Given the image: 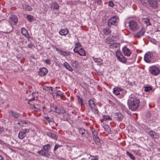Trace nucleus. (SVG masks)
<instances>
[{
  "mask_svg": "<svg viewBox=\"0 0 160 160\" xmlns=\"http://www.w3.org/2000/svg\"><path fill=\"white\" fill-rule=\"evenodd\" d=\"M62 146V145H59V144H56L55 146L54 149V150L55 151L58 148H60Z\"/></svg>",
  "mask_w": 160,
  "mask_h": 160,
  "instance_id": "nucleus-50",
  "label": "nucleus"
},
{
  "mask_svg": "<svg viewBox=\"0 0 160 160\" xmlns=\"http://www.w3.org/2000/svg\"><path fill=\"white\" fill-rule=\"evenodd\" d=\"M73 51L75 52L78 53L81 56H85L86 55L85 51L82 48H79L78 47L76 46L75 47Z\"/></svg>",
  "mask_w": 160,
  "mask_h": 160,
  "instance_id": "nucleus-2",
  "label": "nucleus"
},
{
  "mask_svg": "<svg viewBox=\"0 0 160 160\" xmlns=\"http://www.w3.org/2000/svg\"><path fill=\"white\" fill-rule=\"evenodd\" d=\"M21 32L22 35L27 37L28 32L27 30L25 28H23L22 29Z\"/></svg>",
  "mask_w": 160,
  "mask_h": 160,
  "instance_id": "nucleus-32",
  "label": "nucleus"
},
{
  "mask_svg": "<svg viewBox=\"0 0 160 160\" xmlns=\"http://www.w3.org/2000/svg\"><path fill=\"white\" fill-rule=\"evenodd\" d=\"M92 59L96 62H100L102 61V59L100 58H95L94 57H92Z\"/></svg>",
  "mask_w": 160,
  "mask_h": 160,
  "instance_id": "nucleus-38",
  "label": "nucleus"
},
{
  "mask_svg": "<svg viewBox=\"0 0 160 160\" xmlns=\"http://www.w3.org/2000/svg\"><path fill=\"white\" fill-rule=\"evenodd\" d=\"M78 98L79 102H80L81 104H82L83 102V100L79 96H78Z\"/></svg>",
  "mask_w": 160,
  "mask_h": 160,
  "instance_id": "nucleus-51",
  "label": "nucleus"
},
{
  "mask_svg": "<svg viewBox=\"0 0 160 160\" xmlns=\"http://www.w3.org/2000/svg\"><path fill=\"white\" fill-rule=\"evenodd\" d=\"M25 9L28 11H31L32 10V8L30 6L28 5L25 6Z\"/></svg>",
  "mask_w": 160,
  "mask_h": 160,
  "instance_id": "nucleus-43",
  "label": "nucleus"
},
{
  "mask_svg": "<svg viewBox=\"0 0 160 160\" xmlns=\"http://www.w3.org/2000/svg\"><path fill=\"white\" fill-rule=\"evenodd\" d=\"M63 65L64 67L70 71H72L73 69L70 66L69 64L67 62H65L63 63Z\"/></svg>",
  "mask_w": 160,
  "mask_h": 160,
  "instance_id": "nucleus-21",
  "label": "nucleus"
},
{
  "mask_svg": "<svg viewBox=\"0 0 160 160\" xmlns=\"http://www.w3.org/2000/svg\"><path fill=\"white\" fill-rule=\"evenodd\" d=\"M93 139L95 143L98 145H99L100 143L99 142L100 140L99 137L98 136L93 138Z\"/></svg>",
  "mask_w": 160,
  "mask_h": 160,
  "instance_id": "nucleus-36",
  "label": "nucleus"
},
{
  "mask_svg": "<svg viewBox=\"0 0 160 160\" xmlns=\"http://www.w3.org/2000/svg\"><path fill=\"white\" fill-rule=\"evenodd\" d=\"M51 147L52 146L50 144H48L43 146V149L48 151L50 149Z\"/></svg>",
  "mask_w": 160,
  "mask_h": 160,
  "instance_id": "nucleus-31",
  "label": "nucleus"
},
{
  "mask_svg": "<svg viewBox=\"0 0 160 160\" xmlns=\"http://www.w3.org/2000/svg\"><path fill=\"white\" fill-rule=\"evenodd\" d=\"M96 1L98 4H100L102 2L101 0H96Z\"/></svg>",
  "mask_w": 160,
  "mask_h": 160,
  "instance_id": "nucleus-56",
  "label": "nucleus"
},
{
  "mask_svg": "<svg viewBox=\"0 0 160 160\" xmlns=\"http://www.w3.org/2000/svg\"><path fill=\"white\" fill-rule=\"evenodd\" d=\"M139 100L135 98L129 97L128 104L129 109L132 111L136 110L138 107Z\"/></svg>",
  "mask_w": 160,
  "mask_h": 160,
  "instance_id": "nucleus-1",
  "label": "nucleus"
},
{
  "mask_svg": "<svg viewBox=\"0 0 160 160\" xmlns=\"http://www.w3.org/2000/svg\"><path fill=\"white\" fill-rule=\"evenodd\" d=\"M144 90L146 92H148L150 90H151L152 89V87L149 86L145 87H144Z\"/></svg>",
  "mask_w": 160,
  "mask_h": 160,
  "instance_id": "nucleus-45",
  "label": "nucleus"
},
{
  "mask_svg": "<svg viewBox=\"0 0 160 160\" xmlns=\"http://www.w3.org/2000/svg\"><path fill=\"white\" fill-rule=\"evenodd\" d=\"M71 65L72 67L77 68L78 67V64L77 62L75 60H72L71 61Z\"/></svg>",
  "mask_w": 160,
  "mask_h": 160,
  "instance_id": "nucleus-33",
  "label": "nucleus"
},
{
  "mask_svg": "<svg viewBox=\"0 0 160 160\" xmlns=\"http://www.w3.org/2000/svg\"><path fill=\"white\" fill-rule=\"evenodd\" d=\"M126 154L128 156H129L133 160H134L135 159L134 157L128 151H127L126 152Z\"/></svg>",
  "mask_w": 160,
  "mask_h": 160,
  "instance_id": "nucleus-39",
  "label": "nucleus"
},
{
  "mask_svg": "<svg viewBox=\"0 0 160 160\" xmlns=\"http://www.w3.org/2000/svg\"><path fill=\"white\" fill-rule=\"evenodd\" d=\"M79 133L83 137H88L89 136V134L88 131L84 129H82L81 128H79L78 129Z\"/></svg>",
  "mask_w": 160,
  "mask_h": 160,
  "instance_id": "nucleus-10",
  "label": "nucleus"
},
{
  "mask_svg": "<svg viewBox=\"0 0 160 160\" xmlns=\"http://www.w3.org/2000/svg\"><path fill=\"white\" fill-rule=\"evenodd\" d=\"M117 59L120 62L124 63H125L127 62V60L126 58H124L123 56V57H121L118 58Z\"/></svg>",
  "mask_w": 160,
  "mask_h": 160,
  "instance_id": "nucleus-29",
  "label": "nucleus"
},
{
  "mask_svg": "<svg viewBox=\"0 0 160 160\" xmlns=\"http://www.w3.org/2000/svg\"><path fill=\"white\" fill-rule=\"evenodd\" d=\"M116 56L117 58L121 57H123V55H122V52L120 50H117L115 52Z\"/></svg>",
  "mask_w": 160,
  "mask_h": 160,
  "instance_id": "nucleus-27",
  "label": "nucleus"
},
{
  "mask_svg": "<svg viewBox=\"0 0 160 160\" xmlns=\"http://www.w3.org/2000/svg\"><path fill=\"white\" fill-rule=\"evenodd\" d=\"M38 153L42 156H44L47 157H48L50 156V154L49 153L48 151H46L43 149L38 151Z\"/></svg>",
  "mask_w": 160,
  "mask_h": 160,
  "instance_id": "nucleus-13",
  "label": "nucleus"
},
{
  "mask_svg": "<svg viewBox=\"0 0 160 160\" xmlns=\"http://www.w3.org/2000/svg\"><path fill=\"white\" fill-rule=\"evenodd\" d=\"M45 118L49 122H54V121H52V119H50V118L49 117H45Z\"/></svg>",
  "mask_w": 160,
  "mask_h": 160,
  "instance_id": "nucleus-48",
  "label": "nucleus"
},
{
  "mask_svg": "<svg viewBox=\"0 0 160 160\" xmlns=\"http://www.w3.org/2000/svg\"><path fill=\"white\" fill-rule=\"evenodd\" d=\"M149 135L151 137L157 138H158V136L154 131H151L148 133Z\"/></svg>",
  "mask_w": 160,
  "mask_h": 160,
  "instance_id": "nucleus-23",
  "label": "nucleus"
},
{
  "mask_svg": "<svg viewBox=\"0 0 160 160\" xmlns=\"http://www.w3.org/2000/svg\"><path fill=\"white\" fill-rule=\"evenodd\" d=\"M136 154H138V151L135 150L133 151Z\"/></svg>",
  "mask_w": 160,
  "mask_h": 160,
  "instance_id": "nucleus-60",
  "label": "nucleus"
},
{
  "mask_svg": "<svg viewBox=\"0 0 160 160\" xmlns=\"http://www.w3.org/2000/svg\"><path fill=\"white\" fill-rule=\"evenodd\" d=\"M0 160H3V158L2 156L0 155Z\"/></svg>",
  "mask_w": 160,
  "mask_h": 160,
  "instance_id": "nucleus-61",
  "label": "nucleus"
},
{
  "mask_svg": "<svg viewBox=\"0 0 160 160\" xmlns=\"http://www.w3.org/2000/svg\"><path fill=\"white\" fill-rule=\"evenodd\" d=\"M4 131V129L2 128H0V133H1Z\"/></svg>",
  "mask_w": 160,
  "mask_h": 160,
  "instance_id": "nucleus-59",
  "label": "nucleus"
},
{
  "mask_svg": "<svg viewBox=\"0 0 160 160\" xmlns=\"http://www.w3.org/2000/svg\"><path fill=\"white\" fill-rule=\"evenodd\" d=\"M47 135L52 139L56 140L57 138V137L56 135L51 132H48Z\"/></svg>",
  "mask_w": 160,
  "mask_h": 160,
  "instance_id": "nucleus-24",
  "label": "nucleus"
},
{
  "mask_svg": "<svg viewBox=\"0 0 160 160\" xmlns=\"http://www.w3.org/2000/svg\"><path fill=\"white\" fill-rule=\"evenodd\" d=\"M69 32V31L67 29L61 30L59 32V33L62 36H66Z\"/></svg>",
  "mask_w": 160,
  "mask_h": 160,
  "instance_id": "nucleus-19",
  "label": "nucleus"
},
{
  "mask_svg": "<svg viewBox=\"0 0 160 160\" xmlns=\"http://www.w3.org/2000/svg\"><path fill=\"white\" fill-rule=\"evenodd\" d=\"M120 89L118 87H115L113 89V92L116 95H118L120 94L119 91H121Z\"/></svg>",
  "mask_w": 160,
  "mask_h": 160,
  "instance_id": "nucleus-25",
  "label": "nucleus"
},
{
  "mask_svg": "<svg viewBox=\"0 0 160 160\" xmlns=\"http://www.w3.org/2000/svg\"><path fill=\"white\" fill-rule=\"evenodd\" d=\"M58 125L57 124H56V126H57Z\"/></svg>",
  "mask_w": 160,
  "mask_h": 160,
  "instance_id": "nucleus-63",
  "label": "nucleus"
},
{
  "mask_svg": "<svg viewBox=\"0 0 160 160\" xmlns=\"http://www.w3.org/2000/svg\"><path fill=\"white\" fill-rule=\"evenodd\" d=\"M144 60L146 62H150L152 60L151 54L149 52L146 53L144 56Z\"/></svg>",
  "mask_w": 160,
  "mask_h": 160,
  "instance_id": "nucleus-14",
  "label": "nucleus"
},
{
  "mask_svg": "<svg viewBox=\"0 0 160 160\" xmlns=\"http://www.w3.org/2000/svg\"><path fill=\"white\" fill-rule=\"evenodd\" d=\"M113 116H114L115 118L118 121H121L123 119V115L120 113H115Z\"/></svg>",
  "mask_w": 160,
  "mask_h": 160,
  "instance_id": "nucleus-11",
  "label": "nucleus"
},
{
  "mask_svg": "<svg viewBox=\"0 0 160 160\" xmlns=\"http://www.w3.org/2000/svg\"><path fill=\"white\" fill-rule=\"evenodd\" d=\"M57 96H59L62 97L63 96V93L60 91H56L55 93Z\"/></svg>",
  "mask_w": 160,
  "mask_h": 160,
  "instance_id": "nucleus-40",
  "label": "nucleus"
},
{
  "mask_svg": "<svg viewBox=\"0 0 160 160\" xmlns=\"http://www.w3.org/2000/svg\"><path fill=\"white\" fill-rule=\"evenodd\" d=\"M159 2H160V0H158Z\"/></svg>",
  "mask_w": 160,
  "mask_h": 160,
  "instance_id": "nucleus-64",
  "label": "nucleus"
},
{
  "mask_svg": "<svg viewBox=\"0 0 160 160\" xmlns=\"http://www.w3.org/2000/svg\"><path fill=\"white\" fill-rule=\"evenodd\" d=\"M75 45L78 46L80 47V48L82 47V45L79 42H77L76 43Z\"/></svg>",
  "mask_w": 160,
  "mask_h": 160,
  "instance_id": "nucleus-54",
  "label": "nucleus"
},
{
  "mask_svg": "<svg viewBox=\"0 0 160 160\" xmlns=\"http://www.w3.org/2000/svg\"><path fill=\"white\" fill-rule=\"evenodd\" d=\"M9 115L15 119L18 118L21 116L20 113H18L13 111H10L8 112Z\"/></svg>",
  "mask_w": 160,
  "mask_h": 160,
  "instance_id": "nucleus-9",
  "label": "nucleus"
},
{
  "mask_svg": "<svg viewBox=\"0 0 160 160\" xmlns=\"http://www.w3.org/2000/svg\"><path fill=\"white\" fill-rule=\"evenodd\" d=\"M98 158L97 156L95 157H93V158H92L91 160H98Z\"/></svg>",
  "mask_w": 160,
  "mask_h": 160,
  "instance_id": "nucleus-55",
  "label": "nucleus"
},
{
  "mask_svg": "<svg viewBox=\"0 0 160 160\" xmlns=\"http://www.w3.org/2000/svg\"><path fill=\"white\" fill-rule=\"evenodd\" d=\"M10 19L11 24L14 25H16L18 20L17 17L16 16L12 15L10 18Z\"/></svg>",
  "mask_w": 160,
  "mask_h": 160,
  "instance_id": "nucleus-15",
  "label": "nucleus"
},
{
  "mask_svg": "<svg viewBox=\"0 0 160 160\" xmlns=\"http://www.w3.org/2000/svg\"><path fill=\"white\" fill-rule=\"evenodd\" d=\"M97 134V132H96L95 130L94 131H92V136L93 138L98 137Z\"/></svg>",
  "mask_w": 160,
  "mask_h": 160,
  "instance_id": "nucleus-46",
  "label": "nucleus"
},
{
  "mask_svg": "<svg viewBox=\"0 0 160 160\" xmlns=\"http://www.w3.org/2000/svg\"><path fill=\"white\" fill-rule=\"evenodd\" d=\"M147 3L149 4L153 8H156L158 6L156 0H147Z\"/></svg>",
  "mask_w": 160,
  "mask_h": 160,
  "instance_id": "nucleus-8",
  "label": "nucleus"
},
{
  "mask_svg": "<svg viewBox=\"0 0 160 160\" xmlns=\"http://www.w3.org/2000/svg\"><path fill=\"white\" fill-rule=\"evenodd\" d=\"M108 5L109 6L111 7H113L114 6V3L112 1H110L109 2Z\"/></svg>",
  "mask_w": 160,
  "mask_h": 160,
  "instance_id": "nucleus-52",
  "label": "nucleus"
},
{
  "mask_svg": "<svg viewBox=\"0 0 160 160\" xmlns=\"http://www.w3.org/2000/svg\"><path fill=\"white\" fill-rule=\"evenodd\" d=\"M141 3L143 5H146L147 3V0H139Z\"/></svg>",
  "mask_w": 160,
  "mask_h": 160,
  "instance_id": "nucleus-49",
  "label": "nucleus"
},
{
  "mask_svg": "<svg viewBox=\"0 0 160 160\" xmlns=\"http://www.w3.org/2000/svg\"><path fill=\"white\" fill-rule=\"evenodd\" d=\"M35 99V97H34L33 98H32V99H29L28 100V101L29 102H31L33 100H34Z\"/></svg>",
  "mask_w": 160,
  "mask_h": 160,
  "instance_id": "nucleus-57",
  "label": "nucleus"
},
{
  "mask_svg": "<svg viewBox=\"0 0 160 160\" xmlns=\"http://www.w3.org/2000/svg\"><path fill=\"white\" fill-rule=\"evenodd\" d=\"M103 117L104 119L106 120H112L111 117H110L109 116L104 115Z\"/></svg>",
  "mask_w": 160,
  "mask_h": 160,
  "instance_id": "nucleus-44",
  "label": "nucleus"
},
{
  "mask_svg": "<svg viewBox=\"0 0 160 160\" xmlns=\"http://www.w3.org/2000/svg\"><path fill=\"white\" fill-rule=\"evenodd\" d=\"M45 62L47 64H49L51 63V62L49 59H47V60H46Z\"/></svg>",
  "mask_w": 160,
  "mask_h": 160,
  "instance_id": "nucleus-53",
  "label": "nucleus"
},
{
  "mask_svg": "<svg viewBox=\"0 0 160 160\" xmlns=\"http://www.w3.org/2000/svg\"><path fill=\"white\" fill-rule=\"evenodd\" d=\"M43 108L44 109V108H45V107H43Z\"/></svg>",
  "mask_w": 160,
  "mask_h": 160,
  "instance_id": "nucleus-62",
  "label": "nucleus"
},
{
  "mask_svg": "<svg viewBox=\"0 0 160 160\" xmlns=\"http://www.w3.org/2000/svg\"><path fill=\"white\" fill-rule=\"evenodd\" d=\"M145 32V30L144 28H142L141 30L139 31L136 34L134 35L135 38H140L143 36Z\"/></svg>",
  "mask_w": 160,
  "mask_h": 160,
  "instance_id": "nucleus-16",
  "label": "nucleus"
},
{
  "mask_svg": "<svg viewBox=\"0 0 160 160\" xmlns=\"http://www.w3.org/2000/svg\"><path fill=\"white\" fill-rule=\"evenodd\" d=\"M26 124V122L24 121H20L18 123V124L22 127L24 126Z\"/></svg>",
  "mask_w": 160,
  "mask_h": 160,
  "instance_id": "nucleus-42",
  "label": "nucleus"
},
{
  "mask_svg": "<svg viewBox=\"0 0 160 160\" xmlns=\"http://www.w3.org/2000/svg\"><path fill=\"white\" fill-rule=\"evenodd\" d=\"M31 108L32 109L34 110L35 111H37L38 110H39V106L38 105H37V106H36L35 105L33 104L31 105Z\"/></svg>",
  "mask_w": 160,
  "mask_h": 160,
  "instance_id": "nucleus-35",
  "label": "nucleus"
},
{
  "mask_svg": "<svg viewBox=\"0 0 160 160\" xmlns=\"http://www.w3.org/2000/svg\"><path fill=\"white\" fill-rule=\"evenodd\" d=\"M27 18L29 22H31L33 19V17L31 15H28L27 16Z\"/></svg>",
  "mask_w": 160,
  "mask_h": 160,
  "instance_id": "nucleus-47",
  "label": "nucleus"
},
{
  "mask_svg": "<svg viewBox=\"0 0 160 160\" xmlns=\"http://www.w3.org/2000/svg\"><path fill=\"white\" fill-rule=\"evenodd\" d=\"M129 27L132 30L135 31L138 29L139 27L136 22L134 21H132L129 22Z\"/></svg>",
  "mask_w": 160,
  "mask_h": 160,
  "instance_id": "nucleus-3",
  "label": "nucleus"
},
{
  "mask_svg": "<svg viewBox=\"0 0 160 160\" xmlns=\"http://www.w3.org/2000/svg\"><path fill=\"white\" fill-rule=\"evenodd\" d=\"M118 19L117 16H115L110 19L108 21V25L109 27H111L112 25H115L116 22L117 20Z\"/></svg>",
  "mask_w": 160,
  "mask_h": 160,
  "instance_id": "nucleus-4",
  "label": "nucleus"
},
{
  "mask_svg": "<svg viewBox=\"0 0 160 160\" xmlns=\"http://www.w3.org/2000/svg\"><path fill=\"white\" fill-rule=\"evenodd\" d=\"M48 72V71L47 69L46 68H43L39 69L38 74L41 76H44L46 75Z\"/></svg>",
  "mask_w": 160,
  "mask_h": 160,
  "instance_id": "nucleus-12",
  "label": "nucleus"
},
{
  "mask_svg": "<svg viewBox=\"0 0 160 160\" xmlns=\"http://www.w3.org/2000/svg\"><path fill=\"white\" fill-rule=\"evenodd\" d=\"M103 32L104 34L108 35L111 33V31L109 28H106L103 29Z\"/></svg>",
  "mask_w": 160,
  "mask_h": 160,
  "instance_id": "nucleus-26",
  "label": "nucleus"
},
{
  "mask_svg": "<svg viewBox=\"0 0 160 160\" xmlns=\"http://www.w3.org/2000/svg\"><path fill=\"white\" fill-rule=\"evenodd\" d=\"M53 108L54 109V112L57 113L64 114L66 112L64 108L62 107L58 108L56 106H54L53 107Z\"/></svg>",
  "mask_w": 160,
  "mask_h": 160,
  "instance_id": "nucleus-6",
  "label": "nucleus"
},
{
  "mask_svg": "<svg viewBox=\"0 0 160 160\" xmlns=\"http://www.w3.org/2000/svg\"><path fill=\"white\" fill-rule=\"evenodd\" d=\"M118 45L119 44L118 43H113V44L109 45V48H110L112 49L116 48Z\"/></svg>",
  "mask_w": 160,
  "mask_h": 160,
  "instance_id": "nucleus-34",
  "label": "nucleus"
},
{
  "mask_svg": "<svg viewBox=\"0 0 160 160\" xmlns=\"http://www.w3.org/2000/svg\"><path fill=\"white\" fill-rule=\"evenodd\" d=\"M28 46L29 48H32V44H29L28 45Z\"/></svg>",
  "mask_w": 160,
  "mask_h": 160,
  "instance_id": "nucleus-58",
  "label": "nucleus"
},
{
  "mask_svg": "<svg viewBox=\"0 0 160 160\" xmlns=\"http://www.w3.org/2000/svg\"><path fill=\"white\" fill-rule=\"evenodd\" d=\"M149 70L151 73L154 75H157L160 72L158 68L154 66L151 67Z\"/></svg>",
  "mask_w": 160,
  "mask_h": 160,
  "instance_id": "nucleus-5",
  "label": "nucleus"
},
{
  "mask_svg": "<svg viewBox=\"0 0 160 160\" xmlns=\"http://www.w3.org/2000/svg\"><path fill=\"white\" fill-rule=\"evenodd\" d=\"M56 51L60 53L63 56H69L70 53L69 52H67L66 51H62V50L58 48L57 47L55 48Z\"/></svg>",
  "mask_w": 160,
  "mask_h": 160,
  "instance_id": "nucleus-18",
  "label": "nucleus"
},
{
  "mask_svg": "<svg viewBox=\"0 0 160 160\" xmlns=\"http://www.w3.org/2000/svg\"><path fill=\"white\" fill-rule=\"evenodd\" d=\"M59 6L56 2H54L52 3L51 8L52 9L58 10L59 8Z\"/></svg>",
  "mask_w": 160,
  "mask_h": 160,
  "instance_id": "nucleus-20",
  "label": "nucleus"
},
{
  "mask_svg": "<svg viewBox=\"0 0 160 160\" xmlns=\"http://www.w3.org/2000/svg\"><path fill=\"white\" fill-rule=\"evenodd\" d=\"M29 130L28 129H22L19 133L18 137L20 139H23L26 136V133L28 132Z\"/></svg>",
  "mask_w": 160,
  "mask_h": 160,
  "instance_id": "nucleus-7",
  "label": "nucleus"
},
{
  "mask_svg": "<svg viewBox=\"0 0 160 160\" xmlns=\"http://www.w3.org/2000/svg\"><path fill=\"white\" fill-rule=\"evenodd\" d=\"M44 90L45 91H48L51 89L52 91V88L51 87H47L46 86H44L43 87V88Z\"/></svg>",
  "mask_w": 160,
  "mask_h": 160,
  "instance_id": "nucleus-41",
  "label": "nucleus"
},
{
  "mask_svg": "<svg viewBox=\"0 0 160 160\" xmlns=\"http://www.w3.org/2000/svg\"><path fill=\"white\" fill-rule=\"evenodd\" d=\"M91 109L92 110V112H93L95 114H98V110L97 108L96 107V105L93 106V107H90Z\"/></svg>",
  "mask_w": 160,
  "mask_h": 160,
  "instance_id": "nucleus-28",
  "label": "nucleus"
},
{
  "mask_svg": "<svg viewBox=\"0 0 160 160\" xmlns=\"http://www.w3.org/2000/svg\"><path fill=\"white\" fill-rule=\"evenodd\" d=\"M123 51L124 54L125 56H129L131 53V51L126 47H124L123 48Z\"/></svg>",
  "mask_w": 160,
  "mask_h": 160,
  "instance_id": "nucleus-17",
  "label": "nucleus"
},
{
  "mask_svg": "<svg viewBox=\"0 0 160 160\" xmlns=\"http://www.w3.org/2000/svg\"><path fill=\"white\" fill-rule=\"evenodd\" d=\"M102 127L104 129V130L106 131L108 133H111V130L107 124H103L102 125Z\"/></svg>",
  "mask_w": 160,
  "mask_h": 160,
  "instance_id": "nucleus-22",
  "label": "nucleus"
},
{
  "mask_svg": "<svg viewBox=\"0 0 160 160\" xmlns=\"http://www.w3.org/2000/svg\"><path fill=\"white\" fill-rule=\"evenodd\" d=\"M89 106L90 107H92V108L95 105L94 101L92 99H90L88 101Z\"/></svg>",
  "mask_w": 160,
  "mask_h": 160,
  "instance_id": "nucleus-37",
  "label": "nucleus"
},
{
  "mask_svg": "<svg viewBox=\"0 0 160 160\" xmlns=\"http://www.w3.org/2000/svg\"><path fill=\"white\" fill-rule=\"evenodd\" d=\"M143 22L145 23L146 25L148 26L151 25V23L150 22L149 19L148 18H144L143 19Z\"/></svg>",
  "mask_w": 160,
  "mask_h": 160,
  "instance_id": "nucleus-30",
  "label": "nucleus"
}]
</instances>
